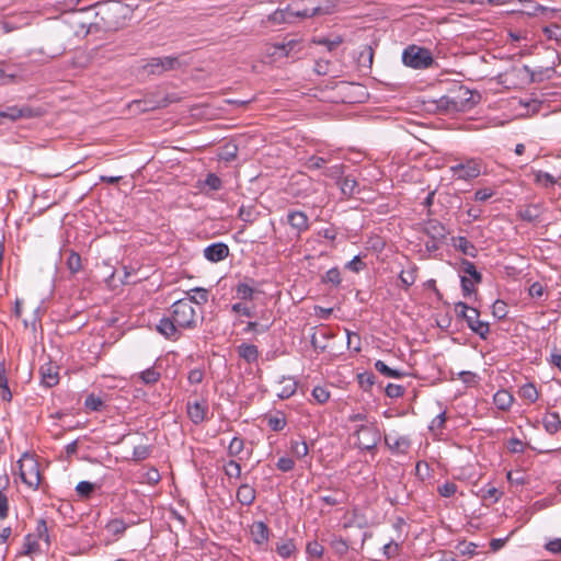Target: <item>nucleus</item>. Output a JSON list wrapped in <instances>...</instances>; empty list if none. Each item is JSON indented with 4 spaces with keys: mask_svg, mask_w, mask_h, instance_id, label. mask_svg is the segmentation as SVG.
<instances>
[{
    "mask_svg": "<svg viewBox=\"0 0 561 561\" xmlns=\"http://www.w3.org/2000/svg\"><path fill=\"white\" fill-rule=\"evenodd\" d=\"M454 247L459 250L465 255L476 257L477 256V248L467 240L465 237H458L454 239Z\"/></svg>",
    "mask_w": 561,
    "mask_h": 561,
    "instance_id": "18",
    "label": "nucleus"
},
{
    "mask_svg": "<svg viewBox=\"0 0 561 561\" xmlns=\"http://www.w3.org/2000/svg\"><path fill=\"white\" fill-rule=\"evenodd\" d=\"M237 500L242 505H251L255 500V490L249 484H242L237 491Z\"/></svg>",
    "mask_w": 561,
    "mask_h": 561,
    "instance_id": "17",
    "label": "nucleus"
},
{
    "mask_svg": "<svg viewBox=\"0 0 561 561\" xmlns=\"http://www.w3.org/2000/svg\"><path fill=\"white\" fill-rule=\"evenodd\" d=\"M171 309L172 318L179 328L194 329L196 327V313L192 301L180 299L172 305Z\"/></svg>",
    "mask_w": 561,
    "mask_h": 561,
    "instance_id": "4",
    "label": "nucleus"
},
{
    "mask_svg": "<svg viewBox=\"0 0 561 561\" xmlns=\"http://www.w3.org/2000/svg\"><path fill=\"white\" fill-rule=\"evenodd\" d=\"M251 536L257 545H262L268 539V528L263 522H255L251 526Z\"/></svg>",
    "mask_w": 561,
    "mask_h": 561,
    "instance_id": "16",
    "label": "nucleus"
},
{
    "mask_svg": "<svg viewBox=\"0 0 561 561\" xmlns=\"http://www.w3.org/2000/svg\"><path fill=\"white\" fill-rule=\"evenodd\" d=\"M187 413L190 419L195 423H201L205 417V411L199 403L188 404Z\"/></svg>",
    "mask_w": 561,
    "mask_h": 561,
    "instance_id": "28",
    "label": "nucleus"
},
{
    "mask_svg": "<svg viewBox=\"0 0 561 561\" xmlns=\"http://www.w3.org/2000/svg\"><path fill=\"white\" fill-rule=\"evenodd\" d=\"M20 478L31 488L37 489L41 483L39 465L30 454H23L19 460Z\"/></svg>",
    "mask_w": 561,
    "mask_h": 561,
    "instance_id": "5",
    "label": "nucleus"
},
{
    "mask_svg": "<svg viewBox=\"0 0 561 561\" xmlns=\"http://www.w3.org/2000/svg\"><path fill=\"white\" fill-rule=\"evenodd\" d=\"M331 547L339 556H344L348 551L347 542L342 538H334L331 541Z\"/></svg>",
    "mask_w": 561,
    "mask_h": 561,
    "instance_id": "45",
    "label": "nucleus"
},
{
    "mask_svg": "<svg viewBox=\"0 0 561 561\" xmlns=\"http://www.w3.org/2000/svg\"><path fill=\"white\" fill-rule=\"evenodd\" d=\"M402 61L405 66L414 69H426L434 64V58L430 49L410 45L403 50Z\"/></svg>",
    "mask_w": 561,
    "mask_h": 561,
    "instance_id": "3",
    "label": "nucleus"
},
{
    "mask_svg": "<svg viewBox=\"0 0 561 561\" xmlns=\"http://www.w3.org/2000/svg\"><path fill=\"white\" fill-rule=\"evenodd\" d=\"M399 278L401 280V283L403 284L404 288L408 289L411 285L414 284L415 282V270H411V271H402L399 275Z\"/></svg>",
    "mask_w": 561,
    "mask_h": 561,
    "instance_id": "49",
    "label": "nucleus"
},
{
    "mask_svg": "<svg viewBox=\"0 0 561 561\" xmlns=\"http://www.w3.org/2000/svg\"><path fill=\"white\" fill-rule=\"evenodd\" d=\"M385 443L391 450L399 453H407L410 447V440L404 436L397 437L393 442H391L390 436L386 435Z\"/></svg>",
    "mask_w": 561,
    "mask_h": 561,
    "instance_id": "20",
    "label": "nucleus"
},
{
    "mask_svg": "<svg viewBox=\"0 0 561 561\" xmlns=\"http://www.w3.org/2000/svg\"><path fill=\"white\" fill-rule=\"evenodd\" d=\"M84 405L91 411H100L101 408L103 407V401L100 397H96L95 394L91 393L87 397Z\"/></svg>",
    "mask_w": 561,
    "mask_h": 561,
    "instance_id": "41",
    "label": "nucleus"
},
{
    "mask_svg": "<svg viewBox=\"0 0 561 561\" xmlns=\"http://www.w3.org/2000/svg\"><path fill=\"white\" fill-rule=\"evenodd\" d=\"M140 378L146 385H153L160 379V373L154 368H148L140 374Z\"/></svg>",
    "mask_w": 561,
    "mask_h": 561,
    "instance_id": "38",
    "label": "nucleus"
},
{
    "mask_svg": "<svg viewBox=\"0 0 561 561\" xmlns=\"http://www.w3.org/2000/svg\"><path fill=\"white\" fill-rule=\"evenodd\" d=\"M519 396L530 403H534L538 399V391L533 383H526L520 387Z\"/></svg>",
    "mask_w": 561,
    "mask_h": 561,
    "instance_id": "29",
    "label": "nucleus"
},
{
    "mask_svg": "<svg viewBox=\"0 0 561 561\" xmlns=\"http://www.w3.org/2000/svg\"><path fill=\"white\" fill-rule=\"evenodd\" d=\"M66 264L72 274L78 273L81 270V256L77 252L70 251Z\"/></svg>",
    "mask_w": 561,
    "mask_h": 561,
    "instance_id": "34",
    "label": "nucleus"
},
{
    "mask_svg": "<svg viewBox=\"0 0 561 561\" xmlns=\"http://www.w3.org/2000/svg\"><path fill=\"white\" fill-rule=\"evenodd\" d=\"M291 453L298 458H302V457L307 456V454H308L307 443L305 440L293 442L291 443Z\"/></svg>",
    "mask_w": 561,
    "mask_h": 561,
    "instance_id": "42",
    "label": "nucleus"
},
{
    "mask_svg": "<svg viewBox=\"0 0 561 561\" xmlns=\"http://www.w3.org/2000/svg\"><path fill=\"white\" fill-rule=\"evenodd\" d=\"M0 389H1V398L4 401H11L12 393L9 389L8 378L5 376V368H4L3 363H0Z\"/></svg>",
    "mask_w": 561,
    "mask_h": 561,
    "instance_id": "24",
    "label": "nucleus"
},
{
    "mask_svg": "<svg viewBox=\"0 0 561 561\" xmlns=\"http://www.w3.org/2000/svg\"><path fill=\"white\" fill-rule=\"evenodd\" d=\"M355 435L357 437L356 446L360 449L373 450L381 439V433L375 423L370 425H359Z\"/></svg>",
    "mask_w": 561,
    "mask_h": 561,
    "instance_id": "6",
    "label": "nucleus"
},
{
    "mask_svg": "<svg viewBox=\"0 0 561 561\" xmlns=\"http://www.w3.org/2000/svg\"><path fill=\"white\" fill-rule=\"evenodd\" d=\"M307 553L313 558H321L323 554V547L318 541H311L307 545Z\"/></svg>",
    "mask_w": 561,
    "mask_h": 561,
    "instance_id": "54",
    "label": "nucleus"
},
{
    "mask_svg": "<svg viewBox=\"0 0 561 561\" xmlns=\"http://www.w3.org/2000/svg\"><path fill=\"white\" fill-rule=\"evenodd\" d=\"M106 528L108 531H111L113 535H119L123 534L126 530V524L122 519H112L106 525Z\"/></svg>",
    "mask_w": 561,
    "mask_h": 561,
    "instance_id": "44",
    "label": "nucleus"
},
{
    "mask_svg": "<svg viewBox=\"0 0 561 561\" xmlns=\"http://www.w3.org/2000/svg\"><path fill=\"white\" fill-rule=\"evenodd\" d=\"M423 231L433 240L444 241L449 233L443 224L436 219H430L424 224Z\"/></svg>",
    "mask_w": 561,
    "mask_h": 561,
    "instance_id": "10",
    "label": "nucleus"
},
{
    "mask_svg": "<svg viewBox=\"0 0 561 561\" xmlns=\"http://www.w3.org/2000/svg\"><path fill=\"white\" fill-rule=\"evenodd\" d=\"M365 266H366V264L362 261V259L359 256H355L352 261H350L346 264V268H348V270H351V271H353L355 273H358Z\"/></svg>",
    "mask_w": 561,
    "mask_h": 561,
    "instance_id": "63",
    "label": "nucleus"
},
{
    "mask_svg": "<svg viewBox=\"0 0 561 561\" xmlns=\"http://www.w3.org/2000/svg\"><path fill=\"white\" fill-rule=\"evenodd\" d=\"M456 491L457 485L454 482H446L445 484L438 486V493L444 497L454 495Z\"/></svg>",
    "mask_w": 561,
    "mask_h": 561,
    "instance_id": "59",
    "label": "nucleus"
},
{
    "mask_svg": "<svg viewBox=\"0 0 561 561\" xmlns=\"http://www.w3.org/2000/svg\"><path fill=\"white\" fill-rule=\"evenodd\" d=\"M244 444L243 439L239 437L232 438V440L229 444L228 451L231 456L239 455L243 450Z\"/></svg>",
    "mask_w": 561,
    "mask_h": 561,
    "instance_id": "55",
    "label": "nucleus"
},
{
    "mask_svg": "<svg viewBox=\"0 0 561 561\" xmlns=\"http://www.w3.org/2000/svg\"><path fill=\"white\" fill-rule=\"evenodd\" d=\"M266 420L270 428L275 432L282 431L286 425V419L280 412H278L276 415H268Z\"/></svg>",
    "mask_w": 561,
    "mask_h": 561,
    "instance_id": "27",
    "label": "nucleus"
},
{
    "mask_svg": "<svg viewBox=\"0 0 561 561\" xmlns=\"http://www.w3.org/2000/svg\"><path fill=\"white\" fill-rule=\"evenodd\" d=\"M528 291L533 298H541L545 291V287L541 283L536 282L530 285Z\"/></svg>",
    "mask_w": 561,
    "mask_h": 561,
    "instance_id": "64",
    "label": "nucleus"
},
{
    "mask_svg": "<svg viewBox=\"0 0 561 561\" xmlns=\"http://www.w3.org/2000/svg\"><path fill=\"white\" fill-rule=\"evenodd\" d=\"M238 148L236 145L228 144L222 147L219 158L226 162H230L237 158Z\"/></svg>",
    "mask_w": 561,
    "mask_h": 561,
    "instance_id": "35",
    "label": "nucleus"
},
{
    "mask_svg": "<svg viewBox=\"0 0 561 561\" xmlns=\"http://www.w3.org/2000/svg\"><path fill=\"white\" fill-rule=\"evenodd\" d=\"M337 184L340 185L341 192L344 196L351 197L355 194L357 182L350 175L344 176Z\"/></svg>",
    "mask_w": 561,
    "mask_h": 561,
    "instance_id": "23",
    "label": "nucleus"
},
{
    "mask_svg": "<svg viewBox=\"0 0 561 561\" xmlns=\"http://www.w3.org/2000/svg\"><path fill=\"white\" fill-rule=\"evenodd\" d=\"M540 215V210L538 206L531 205L526 207L519 213V216L523 220L528 222H534L538 219Z\"/></svg>",
    "mask_w": 561,
    "mask_h": 561,
    "instance_id": "31",
    "label": "nucleus"
},
{
    "mask_svg": "<svg viewBox=\"0 0 561 561\" xmlns=\"http://www.w3.org/2000/svg\"><path fill=\"white\" fill-rule=\"evenodd\" d=\"M229 254V248L222 242L213 243L204 250L205 257L210 262H220Z\"/></svg>",
    "mask_w": 561,
    "mask_h": 561,
    "instance_id": "11",
    "label": "nucleus"
},
{
    "mask_svg": "<svg viewBox=\"0 0 561 561\" xmlns=\"http://www.w3.org/2000/svg\"><path fill=\"white\" fill-rule=\"evenodd\" d=\"M455 311L459 318L466 320L468 327L480 337L485 339L490 328L486 322L479 320V311L469 307L466 302L459 301L455 305Z\"/></svg>",
    "mask_w": 561,
    "mask_h": 561,
    "instance_id": "2",
    "label": "nucleus"
},
{
    "mask_svg": "<svg viewBox=\"0 0 561 561\" xmlns=\"http://www.w3.org/2000/svg\"><path fill=\"white\" fill-rule=\"evenodd\" d=\"M160 58H151L145 66L144 70L149 75H161L163 73V66Z\"/></svg>",
    "mask_w": 561,
    "mask_h": 561,
    "instance_id": "36",
    "label": "nucleus"
},
{
    "mask_svg": "<svg viewBox=\"0 0 561 561\" xmlns=\"http://www.w3.org/2000/svg\"><path fill=\"white\" fill-rule=\"evenodd\" d=\"M323 174L328 178L340 180L342 178V175L344 174V165L335 164V165L329 167L324 170Z\"/></svg>",
    "mask_w": 561,
    "mask_h": 561,
    "instance_id": "47",
    "label": "nucleus"
},
{
    "mask_svg": "<svg viewBox=\"0 0 561 561\" xmlns=\"http://www.w3.org/2000/svg\"><path fill=\"white\" fill-rule=\"evenodd\" d=\"M178 328L179 327L172 317H165L160 320L157 325V331L169 340H178L180 336Z\"/></svg>",
    "mask_w": 561,
    "mask_h": 561,
    "instance_id": "12",
    "label": "nucleus"
},
{
    "mask_svg": "<svg viewBox=\"0 0 561 561\" xmlns=\"http://www.w3.org/2000/svg\"><path fill=\"white\" fill-rule=\"evenodd\" d=\"M150 448L146 445L136 446L133 451V460L141 461L149 457Z\"/></svg>",
    "mask_w": 561,
    "mask_h": 561,
    "instance_id": "46",
    "label": "nucleus"
},
{
    "mask_svg": "<svg viewBox=\"0 0 561 561\" xmlns=\"http://www.w3.org/2000/svg\"><path fill=\"white\" fill-rule=\"evenodd\" d=\"M543 426L549 434H556L561 426L559 414L556 412L547 413L543 417Z\"/></svg>",
    "mask_w": 561,
    "mask_h": 561,
    "instance_id": "21",
    "label": "nucleus"
},
{
    "mask_svg": "<svg viewBox=\"0 0 561 561\" xmlns=\"http://www.w3.org/2000/svg\"><path fill=\"white\" fill-rule=\"evenodd\" d=\"M312 397L319 402V403H325L330 398V392L323 388V387H316L312 390Z\"/></svg>",
    "mask_w": 561,
    "mask_h": 561,
    "instance_id": "56",
    "label": "nucleus"
},
{
    "mask_svg": "<svg viewBox=\"0 0 561 561\" xmlns=\"http://www.w3.org/2000/svg\"><path fill=\"white\" fill-rule=\"evenodd\" d=\"M473 98L470 90L458 87L450 95H444L436 101V110L445 114L465 112L477 103Z\"/></svg>",
    "mask_w": 561,
    "mask_h": 561,
    "instance_id": "1",
    "label": "nucleus"
},
{
    "mask_svg": "<svg viewBox=\"0 0 561 561\" xmlns=\"http://www.w3.org/2000/svg\"><path fill=\"white\" fill-rule=\"evenodd\" d=\"M385 392L389 398H399L404 394V387L394 383H388Z\"/></svg>",
    "mask_w": 561,
    "mask_h": 561,
    "instance_id": "50",
    "label": "nucleus"
},
{
    "mask_svg": "<svg viewBox=\"0 0 561 561\" xmlns=\"http://www.w3.org/2000/svg\"><path fill=\"white\" fill-rule=\"evenodd\" d=\"M325 163H328V159L323 157L312 156L307 160L306 165L310 170H316L323 168Z\"/></svg>",
    "mask_w": 561,
    "mask_h": 561,
    "instance_id": "52",
    "label": "nucleus"
},
{
    "mask_svg": "<svg viewBox=\"0 0 561 561\" xmlns=\"http://www.w3.org/2000/svg\"><path fill=\"white\" fill-rule=\"evenodd\" d=\"M239 356L248 363L255 362L259 356L257 347L253 344H242L238 347Z\"/></svg>",
    "mask_w": 561,
    "mask_h": 561,
    "instance_id": "22",
    "label": "nucleus"
},
{
    "mask_svg": "<svg viewBox=\"0 0 561 561\" xmlns=\"http://www.w3.org/2000/svg\"><path fill=\"white\" fill-rule=\"evenodd\" d=\"M320 12V8H314L311 11L309 10H293L290 5L286 9H277L272 14L268 15V21L274 24H283V23H291L294 18H311Z\"/></svg>",
    "mask_w": 561,
    "mask_h": 561,
    "instance_id": "7",
    "label": "nucleus"
},
{
    "mask_svg": "<svg viewBox=\"0 0 561 561\" xmlns=\"http://www.w3.org/2000/svg\"><path fill=\"white\" fill-rule=\"evenodd\" d=\"M298 45V42L295 39H291L287 43L283 44H276L275 50H280V56H288L289 51L294 49V47Z\"/></svg>",
    "mask_w": 561,
    "mask_h": 561,
    "instance_id": "61",
    "label": "nucleus"
},
{
    "mask_svg": "<svg viewBox=\"0 0 561 561\" xmlns=\"http://www.w3.org/2000/svg\"><path fill=\"white\" fill-rule=\"evenodd\" d=\"M237 295L239 298L243 300L252 299L253 296V288L249 286L248 284H239L236 288Z\"/></svg>",
    "mask_w": 561,
    "mask_h": 561,
    "instance_id": "48",
    "label": "nucleus"
},
{
    "mask_svg": "<svg viewBox=\"0 0 561 561\" xmlns=\"http://www.w3.org/2000/svg\"><path fill=\"white\" fill-rule=\"evenodd\" d=\"M294 549H295V545L293 543L291 540H287L285 542L276 545V551L283 558L290 557Z\"/></svg>",
    "mask_w": 561,
    "mask_h": 561,
    "instance_id": "39",
    "label": "nucleus"
},
{
    "mask_svg": "<svg viewBox=\"0 0 561 561\" xmlns=\"http://www.w3.org/2000/svg\"><path fill=\"white\" fill-rule=\"evenodd\" d=\"M225 471H226V474L230 478H239L241 474V467L237 461L230 460L226 465Z\"/></svg>",
    "mask_w": 561,
    "mask_h": 561,
    "instance_id": "51",
    "label": "nucleus"
},
{
    "mask_svg": "<svg viewBox=\"0 0 561 561\" xmlns=\"http://www.w3.org/2000/svg\"><path fill=\"white\" fill-rule=\"evenodd\" d=\"M451 172L460 180H470L480 175V164L474 160H469L466 163L453 165Z\"/></svg>",
    "mask_w": 561,
    "mask_h": 561,
    "instance_id": "9",
    "label": "nucleus"
},
{
    "mask_svg": "<svg viewBox=\"0 0 561 561\" xmlns=\"http://www.w3.org/2000/svg\"><path fill=\"white\" fill-rule=\"evenodd\" d=\"M313 43H316L318 45H323L328 48L329 51H332L333 49H335L339 45H341L343 43V38H342V36L337 35L332 39L325 38V37L319 38V39H313Z\"/></svg>",
    "mask_w": 561,
    "mask_h": 561,
    "instance_id": "37",
    "label": "nucleus"
},
{
    "mask_svg": "<svg viewBox=\"0 0 561 561\" xmlns=\"http://www.w3.org/2000/svg\"><path fill=\"white\" fill-rule=\"evenodd\" d=\"M289 225L297 229L299 232L308 229V217L302 211H291L288 214Z\"/></svg>",
    "mask_w": 561,
    "mask_h": 561,
    "instance_id": "15",
    "label": "nucleus"
},
{
    "mask_svg": "<svg viewBox=\"0 0 561 561\" xmlns=\"http://www.w3.org/2000/svg\"><path fill=\"white\" fill-rule=\"evenodd\" d=\"M357 379L360 388L365 391H368L375 385L376 377L373 373L365 371L358 374Z\"/></svg>",
    "mask_w": 561,
    "mask_h": 561,
    "instance_id": "33",
    "label": "nucleus"
},
{
    "mask_svg": "<svg viewBox=\"0 0 561 561\" xmlns=\"http://www.w3.org/2000/svg\"><path fill=\"white\" fill-rule=\"evenodd\" d=\"M341 274L337 267H333L329 270L323 277L324 283H330L334 286H339L341 284Z\"/></svg>",
    "mask_w": 561,
    "mask_h": 561,
    "instance_id": "43",
    "label": "nucleus"
},
{
    "mask_svg": "<svg viewBox=\"0 0 561 561\" xmlns=\"http://www.w3.org/2000/svg\"><path fill=\"white\" fill-rule=\"evenodd\" d=\"M190 293H194V295L190 296V298L187 299L192 301V304L204 305L208 301V290L205 288L195 287L191 289L187 293V295H190Z\"/></svg>",
    "mask_w": 561,
    "mask_h": 561,
    "instance_id": "26",
    "label": "nucleus"
},
{
    "mask_svg": "<svg viewBox=\"0 0 561 561\" xmlns=\"http://www.w3.org/2000/svg\"><path fill=\"white\" fill-rule=\"evenodd\" d=\"M297 382L290 377H283L277 386V397L279 399H288L295 394Z\"/></svg>",
    "mask_w": 561,
    "mask_h": 561,
    "instance_id": "14",
    "label": "nucleus"
},
{
    "mask_svg": "<svg viewBox=\"0 0 561 561\" xmlns=\"http://www.w3.org/2000/svg\"><path fill=\"white\" fill-rule=\"evenodd\" d=\"M160 61H162L161 66H163V72L178 69L181 66V62L176 57L169 56L160 58Z\"/></svg>",
    "mask_w": 561,
    "mask_h": 561,
    "instance_id": "53",
    "label": "nucleus"
},
{
    "mask_svg": "<svg viewBox=\"0 0 561 561\" xmlns=\"http://www.w3.org/2000/svg\"><path fill=\"white\" fill-rule=\"evenodd\" d=\"M321 499L325 504L334 506L344 502V494L340 491H334L332 494L324 495Z\"/></svg>",
    "mask_w": 561,
    "mask_h": 561,
    "instance_id": "40",
    "label": "nucleus"
},
{
    "mask_svg": "<svg viewBox=\"0 0 561 561\" xmlns=\"http://www.w3.org/2000/svg\"><path fill=\"white\" fill-rule=\"evenodd\" d=\"M205 183L207 186H209L211 190H219L221 187V180L214 173H209L205 180Z\"/></svg>",
    "mask_w": 561,
    "mask_h": 561,
    "instance_id": "62",
    "label": "nucleus"
},
{
    "mask_svg": "<svg viewBox=\"0 0 561 561\" xmlns=\"http://www.w3.org/2000/svg\"><path fill=\"white\" fill-rule=\"evenodd\" d=\"M461 268L465 274L471 276V280H473L476 284H480L482 282V275L480 272L477 271L476 265L472 262L468 260H462Z\"/></svg>",
    "mask_w": 561,
    "mask_h": 561,
    "instance_id": "25",
    "label": "nucleus"
},
{
    "mask_svg": "<svg viewBox=\"0 0 561 561\" xmlns=\"http://www.w3.org/2000/svg\"><path fill=\"white\" fill-rule=\"evenodd\" d=\"M41 111L34 110L30 106L19 107L16 105L5 106L4 108H0V118H7L11 122H15L20 118H30L39 116Z\"/></svg>",
    "mask_w": 561,
    "mask_h": 561,
    "instance_id": "8",
    "label": "nucleus"
},
{
    "mask_svg": "<svg viewBox=\"0 0 561 561\" xmlns=\"http://www.w3.org/2000/svg\"><path fill=\"white\" fill-rule=\"evenodd\" d=\"M461 289L465 297L470 296L476 291L474 289V282L469 279L467 276H461Z\"/></svg>",
    "mask_w": 561,
    "mask_h": 561,
    "instance_id": "57",
    "label": "nucleus"
},
{
    "mask_svg": "<svg viewBox=\"0 0 561 561\" xmlns=\"http://www.w3.org/2000/svg\"><path fill=\"white\" fill-rule=\"evenodd\" d=\"M375 368L386 377L399 378L403 376V373L388 367L382 360H377L375 363Z\"/></svg>",
    "mask_w": 561,
    "mask_h": 561,
    "instance_id": "30",
    "label": "nucleus"
},
{
    "mask_svg": "<svg viewBox=\"0 0 561 561\" xmlns=\"http://www.w3.org/2000/svg\"><path fill=\"white\" fill-rule=\"evenodd\" d=\"M95 490V484L89 481H81L77 484L76 491L82 499H89Z\"/></svg>",
    "mask_w": 561,
    "mask_h": 561,
    "instance_id": "32",
    "label": "nucleus"
},
{
    "mask_svg": "<svg viewBox=\"0 0 561 561\" xmlns=\"http://www.w3.org/2000/svg\"><path fill=\"white\" fill-rule=\"evenodd\" d=\"M513 400V396L506 390H500L493 397L494 404L503 411L510 409Z\"/></svg>",
    "mask_w": 561,
    "mask_h": 561,
    "instance_id": "19",
    "label": "nucleus"
},
{
    "mask_svg": "<svg viewBox=\"0 0 561 561\" xmlns=\"http://www.w3.org/2000/svg\"><path fill=\"white\" fill-rule=\"evenodd\" d=\"M42 383L48 388L56 386L59 382L58 367L51 363L45 364L41 367Z\"/></svg>",
    "mask_w": 561,
    "mask_h": 561,
    "instance_id": "13",
    "label": "nucleus"
},
{
    "mask_svg": "<svg viewBox=\"0 0 561 561\" xmlns=\"http://www.w3.org/2000/svg\"><path fill=\"white\" fill-rule=\"evenodd\" d=\"M295 462L289 457H282L278 459L276 467L283 472H288L294 469Z\"/></svg>",
    "mask_w": 561,
    "mask_h": 561,
    "instance_id": "58",
    "label": "nucleus"
},
{
    "mask_svg": "<svg viewBox=\"0 0 561 561\" xmlns=\"http://www.w3.org/2000/svg\"><path fill=\"white\" fill-rule=\"evenodd\" d=\"M493 316L499 318V319H503L507 311H506V304L502 300H496L494 304H493Z\"/></svg>",
    "mask_w": 561,
    "mask_h": 561,
    "instance_id": "60",
    "label": "nucleus"
}]
</instances>
